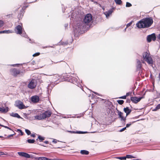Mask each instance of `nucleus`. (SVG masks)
I'll return each instance as SVG.
<instances>
[{
    "label": "nucleus",
    "instance_id": "f704fd0d",
    "mask_svg": "<svg viewBox=\"0 0 160 160\" xmlns=\"http://www.w3.org/2000/svg\"><path fill=\"white\" fill-rule=\"evenodd\" d=\"M0 126H1V125L0 124ZM1 126L3 127H4L5 128H7V129H8L10 130H12V129L10 128H9V127H8V126H3V125H1Z\"/></svg>",
    "mask_w": 160,
    "mask_h": 160
},
{
    "label": "nucleus",
    "instance_id": "4468645a",
    "mask_svg": "<svg viewBox=\"0 0 160 160\" xmlns=\"http://www.w3.org/2000/svg\"><path fill=\"white\" fill-rule=\"evenodd\" d=\"M18 154L20 156L26 158H29L30 156L28 154L24 152H18Z\"/></svg>",
    "mask_w": 160,
    "mask_h": 160
},
{
    "label": "nucleus",
    "instance_id": "58836bf2",
    "mask_svg": "<svg viewBox=\"0 0 160 160\" xmlns=\"http://www.w3.org/2000/svg\"><path fill=\"white\" fill-rule=\"evenodd\" d=\"M12 15H13L12 14H11L7 15L6 16L9 18H10V17L12 18Z\"/></svg>",
    "mask_w": 160,
    "mask_h": 160
},
{
    "label": "nucleus",
    "instance_id": "a878e982",
    "mask_svg": "<svg viewBox=\"0 0 160 160\" xmlns=\"http://www.w3.org/2000/svg\"><path fill=\"white\" fill-rule=\"evenodd\" d=\"M38 138L39 139L40 141H42L44 140V138L40 136H39Z\"/></svg>",
    "mask_w": 160,
    "mask_h": 160
},
{
    "label": "nucleus",
    "instance_id": "f03ea898",
    "mask_svg": "<svg viewBox=\"0 0 160 160\" xmlns=\"http://www.w3.org/2000/svg\"><path fill=\"white\" fill-rule=\"evenodd\" d=\"M142 55L144 60L149 64L152 66L153 61L152 58L150 56L149 51L144 52L142 53Z\"/></svg>",
    "mask_w": 160,
    "mask_h": 160
},
{
    "label": "nucleus",
    "instance_id": "de8ad7c7",
    "mask_svg": "<svg viewBox=\"0 0 160 160\" xmlns=\"http://www.w3.org/2000/svg\"><path fill=\"white\" fill-rule=\"evenodd\" d=\"M130 102V101L129 99H127V102Z\"/></svg>",
    "mask_w": 160,
    "mask_h": 160
},
{
    "label": "nucleus",
    "instance_id": "412c9836",
    "mask_svg": "<svg viewBox=\"0 0 160 160\" xmlns=\"http://www.w3.org/2000/svg\"><path fill=\"white\" fill-rule=\"evenodd\" d=\"M159 109H160V103L158 104L154 109L152 110V111H156Z\"/></svg>",
    "mask_w": 160,
    "mask_h": 160
},
{
    "label": "nucleus",
    "instance_id": "f8f14e48",
    "mask_svg": "<svg viewBox=\"0 0 160 160\" xmlns=\"http://www.w3.org/2000/svg\"><path fill=\"white\" fill-rule=\"evenodd\" d=\"M31 100L33 102L36 103L39 102L40 98L39 96L36 95L32 96L31 98Z\"/></svg>",
    "mask_w": 160,
    "mask_h": 160
},
{
    "label": "nucleus",
    "instance_id": "6ab92c4d",
    "mask_svg": "<svg viewBox=\"0 0 160 160\" xmlns=\"http://www.w3.org/2000/svg\"><path fill=\"white\" fill-rule=\"evenodd\" d=\"M82 155H87L89 154V152L85 150H82L80 151Z\"/></svg>",
    "mask_w": 160,
    "mask_h": 160
},
{
    "label": "nucleus",
    "instance_id": "5701e85b",
    "mask_svg": "<svg viewBox=\"0 0 160 160\" xmlns=\"http://www.w3.org/2000/svg\"><path fill=\"white\" fill-rule=\"evenodd\" d=\"M27 142L29 143H33L35 142V140L34 139H28L27 140Z\"/></svg>",
    "mask_w": 160,
    "mask_h": 160
},
{
    "label": "nucleus",
    "instance_id": "3c124183",
    "mask_svg": "<svg viewBox=\"0 0 160 160\" xmlns=\"http://www.w3.org/2000/svg\"><path fill=\"white\" fill-rule=\"evenodd\" d=\"M46 160H51V159H48V158H46Z\"/></svg>",
    "mask_w": 160,
    "mask_h": 160
},
{
    "label": "nucleus",
    "instance_id": "c03bdc74",
    "mask_svg": "<svg viewBox=\"0 0 160 160\" xmlns=\"http://www.w3.org/2000/svg\"><path fill=\"white\" fill-rule=\"evenodd\" d=\"M2 33H6V30L0 31V34Z\"/></svg>",
    "mask_w": 160,
    "mask_h": 160
},
{
    "label": "nucleus",
    "instance_id": "a18cd8bd",
    "mask_svg": "<svg viewBox=\"0 0 160 160\" xmlns=\"http://www.w3.org/2000/svg\"><path fill=\"white\" fill-rule=\"evenodd\" d=\"M131 125V124H127L126 125V127H129Z\"/></svg>",
    "mask_w": 160,
    "mask_h": 160
},
{
    "label": "nucleus",
    "instance_id": "8fccbe9b",
    "mask_svg": "<svg viewBox=\"0 0 160 160\" xmlns=\"http://www.w3.org/2000/svg\"><path fill=\"white\" fill-rule=\"evenodd\" d=\"M14 134H11V135H9V137L12 136Z\"/></svg>",
    "mask_w": 160,
    "mask_h": 160
},
{
    "label": "nucleus",
    "instance_id": "b1692460",
    "mask_svg": "<svg viewBox=\"0 0 160 160\" xmlns=\"http://www.w3.org/2000/svg\"><path fill=\"white\" fill-rule=\"evenodd\" d=\"M117 102L119 104L122 105L124 101L123 100H117Z\"/></svg>",
    "mask_w": 160,
    "mask_h": 160
},
{
    "label": "nucleus",
    "instance_id": "ea45409f",
    "mask_svg": "<svg viewBox=\"0 0 160 160\" xmlns=\"http://www.w3.org/2000/svg\"><path fill=\"white\" fill-rule=\"evenodd\" d=\"M126 127H125L124 128H123L122 129L120 130V132H122L124 131L125 130H126Z\"/></svg>",
    "mask_w": 160,
    "mask_h": 160
},
{
    "label": "nucleus",
    "instance_id": "603ef678",
    "mask_svg": "<svg viewBox=\"0 0 160 160\" xmlns=\"http://www.w3.org/2000/svg\"><path fill=\"white\" fill-rule=\"evenodd\" d=\"M18 64H14V65H13V66H15L16 65H17Z\"/></svg>",
    "mask_w": 160,
    "mask_h": 160
},
{
    "label": "nucleus",
    "instance_id": "4d7b16f0",
    "mask_svg": "<svg viewBox=\"0 0 160 160\" xmlns=\"http://www.w3.org/2000/svg\"><path fill=\"white\" fill-rule=\"evenodd\" d=\"M138 117H136V118H138Z\"/></svg>",
    "mask_w": 160,
    "mask_h": 160
},
{
    "label": "nucleus",
    "instance_id": "dca6fc26",
    "mask_svg": "<svg viewBox=\"0 0 160 160\" xmlns=\"http://www.w3.org/2000/svg\"><path fill=\"white\" fill-rule=\"evenodd\" d=\"M9 111V108L8 107L5 108H1L0 107V112L2 113H6Z\"/></svg>",
    "mask_w": 160,
    "mask_h": 160
},
{
    "label": "nucleus",
    "instance_id": "20e7f679",
    "mask_svg": "<svg viewBox=\"0 0 160 160\" xmlns=\"http://www.w3.org/2000/svg\"><path fill=\"white\" fill-rule=\"evenodd\" d=\"M25 71V70H21L15 68H12L10 70L11 74L14 77H16L19 75H22L24 73Z\"/></svg>",
    "mask_w": 160,
    "mask_h": 160
},
{
    "label": "nucleus",
    "instance_id": "6e6d98bb",
    "mask_svg": "<svg viewBox=\"0 0 160 160\" xmlns=\"http://www.w3.org/2000/svg\"><path fill=\"white\" fill-rule=\"evenodd\" d=\"M142 62V63H144V61Z\"/></svg>",
    "mask_w": 160,
    "mask_h": 160
},
{
    "label": "nucleus",
    "instance_id": "5fc2aeb1",
    "mask_svg": "<svg viewBox=\"0 0 160 160\" xmlns=\"http://www.w3.org/2000/svg\"><path fill=\"white\" fill-rule=\"evenodd\" d=\"M2 137H3L2 136H0V138H2Z\"/></svg>",
    "mask_w": 160,
    "mask_h": 160
},
{
    "label": "nucleus",
    "instance_id": "864d4df0",
    "mask_svg": "<svg viewBox=\"0 0 160 160\" xmlns=\"http://www.w3.org/2000/svg\"><path fill=\"white\" fill-rule=\"evenodd\" d=\"M45 142L46 143H48V141H45Z\"/></svg>",
    "mask_w": 160,
    "mask_h": 160
},
{
    "label": "nucleus",
    "instance_id": "bb28decb",
    "mask_svg": "<svg viewBox=\"0 0 160 160\" xmlns=\"http://www.w3.org/2000/svg\"><path fill=\"white\" fill-rule=\"evenodd\" d=\"M125 157H126V158H135L133 156L130 155H127Z\"/></svg>",
    "mask_w": 160,
    "mask_h": 160
},
{
    "label": "nucleus",
    "instance_id": "c9c22d12",
    "mask_svg": "<svg viewBox=\"0 0 160 160\" xmlns=\"http://www.w3.org/2000/svg\"><path fill=\"white\" fill-rule=\"evenodd\" d=\"M126 95L121 97H119V98L120 99H126Z\"/></svg>",
    "mask_w": 160,
    "mask_h": 160
},
{
    "label": "nucleus",
    "instance_id": "423d86ee",
    "mask_svg": "<svg viewBox=\"0 0 160 160\" xmlns=\"http://www.w3.org/2000/svg\"><path fill=\"white\" fill-rule=\"evenodd\" d=\"M86 25L84 22H83L82 21H80L79 22L77 23V27L79 30L83 31L85 30Z\"/></svg>",
    "mask_w": 160,
    "mask_h": 160
},
{
    "label": "nucleus",
    "instance_id": "2eb2a0df",
    "mask_svg": "<svg viewBox=\"0 0 160 160\" xmlns=\"http://www.w3.org/2000/svg\"><path fill=\"white\" fill-rule=\"evenodd\" d=\"M123 111L126 113V116L129 115L132 111L131 109H129V107H126L123 109Z\"/></svg>",
    "mask_w": 160,
    "mask_h": 160
},
{
    "label": "nucleus",
    "instance_id": "aec40b11",
    "mask_svg": "<svg viewBox=\"0 0 160 160\" xmlns=\"http://www.w3.org/2000/svg\"><path fill=\"white\" fill-rule=\"evenodd\" d=\"M11 116L13 117L17 118H21L20 116L17 113H12Z\"/></svg>",
    "mask_w": 160,
    "mask_h": 160
},
{
    "label": "nucleus",
    "instance_id": "72a5a7b5",
    "mask_svg": "<svg viewBox=\"0 0 160 160\" xmlns=\"http://www.w3.org/2000/svg\"><path fill=\"white\" fill-rule=\"evenodd\" d=\"M132 21H131V22H130L129 23H128L127 25V28L128 27H129L132 24Z\"/></svg>",
    "mask_w": 160,
    "mask_h": 160
},
{
    "label": "nucleus",
    "instance_id": "473e14b6",
    "mask_svg": "<svg viewBox=\"0 0 160 160\" xmlns=\"http://www.w3.org/2000/svg\"><path fill=\"white\" fill-rule=\"evenodd\" d=\"M3 25V22L2 20H0V28L2 27Z\"/></svg>",
    "mask_w": 160,
    "mask_h": 160
},
{
    "label": "nucleus",
    "instance_id": "cd10ccee",
    "mask_svg": "<svg viewBox=\"0 0 160 160\" xmlns=\"http://www.w3.org/2000/svg\"><path fill=\"white\" fill-rule=\"evenodd\" d=\"M116 158L121 160H125L126 159V157H118Z\"/></svg>",
    "mask_w": 160,
    "mask_h": 160
},
{
    "label": "nucleus",
    "instance_id": "9b49d317",
    "mask_svg": "<svg viewBox=\"0 0 160 160\" xmlns=\"http://www.w3.org/2000/svg\"><path fill=\"white\" fill-rule=\"evenodd\" d=\"M156 39V37L155 33H153L148 36L147 40L148 42H150L152 40L155 41Z\"/></svg>",
    "mask_w": 160,
    "mask_h": 160
},
{
    "label": "nucleus",
    "instance_id": "4c0bfd02",
    "mask_svg": "<svg viewBox=\"0 0 160 160\" xmlns=\"http://www.w3.org/2000/svg\"><path fill=\"white\" fill-rule=\"evenodd\" d=\"M18 130L20 132V133H21V135H23L24 133L21 130L19 129H18Z\"/></svg>",
    "mask_w": 160,
    "mask_h": 160
},
{
    "label": "nucleus",
    "instance_id": "393cba45",
    "mask_svg": "<svg viewBox=\"0 0 160 160\" xmlns=\"http://www.w3.org/2000/svg\"><path fill=\"white\" fill-rule=\"evenodd\" d=\"M115 1L117 4L118 5H120L122 2L121 0H115Z\"/></svg>",
    "mask_w": 160,
    "mask_h": 160
},
{
    "label": "nucleus",
    "instance_id": "e433bc0d",
    "mask_svg": "<svg viewBox=\"0 0 160 160\" xmlns=\"http://www.w3.org/2000/svg\"><path fill=\"white\" fill-rule=\"evenodd\" d=\"M131 94H132V92H128L127 93L126 95V97H127V96L130 95Z\"/></svg>",
    "mask_w": 160,
    "mask_h": 160
},
{
    "label": "nucleus",
    "instance_id": "37998d69",
    "mask_svg": "<svg viewBox=\"0 0 160 160\" xmlns=\"http://www.w3.org/2000/svg\"><path fill=\"white\" fill-rule=\"evenodd\" d=\"M52 142L54 143H56L57 142V140L54 139L52 141Z\"/></svg>",
    "mask_w": 160,
    "mask_h": 160
},
{
    "label": "nucleus",
    "instance_id": "39448f33",
    "mask_svg": "<svg viewBox=\"0 0 160 160\" xmlns=\"http://www.w3.org/2000/svg\"><path fill=\"white\" fill-rule=\"evenodd\" d=\"M92 20V16L91 14H87L84 19L83 22L86 24L88 25Z\"/></svg>",
    "mask_w": 160,
    "mask_h": 160
},
{
    "label": "nucleus",
    "instance_id": "f3484780",
    "mask_svg": "<svg viewBox=\"0 0 160 160\" xmlns=\"http://www.w3.org/2000/svg\"><path fill=\"white\" fill-rule=\"evenodd\" d=\"M142 67V64L141 61L139 60H138L137 61V68L138 70H139Z\"/></svg>",
    "mask_w": 160,
    "mask_h": 160
},
{
    "label": "nucleus",
    "instance_id": "1a4fd4ad",
    "mask_svg": "<svg viewBox=\"0 0 160 160\" xmlns=\"http://www.w3.org/2000/svg\"><path fill=\"white\" fill-rule=\"evenodd\" d=\"M22 25H19L15 27L14 29V31L17 34H21L22 33Z\"/></svg>",
    "mask_w": 160,
    "mask_h": 160
},
{
    "label": "nucleus",
    "instance_id": "c85d7f7f",
    "mask_svg": "<svg viewBox=\"0 0 160 160\" xmlns=\"http://www.w3.org/2000/svg\"><path fill=\"white\" fill-rule=\"evenodd\" d=\"M132 6L131 4L129 2H127L126 4V7H130Z\"/></svg>",
    "mask_w": 160,
    "mask_h": 160
},
{
    "label": "nucleus",
    "instance_id": "a19ab883",
    "mask_svg": "<svg viewBox=\"0 0 160 160\" xmlns=\"http://www.w3.org/2000/svg\"><path fill=\"white\" fill-rule=\"evenodd\" d=\"M3 155H7V154H5L3 152H0V156Z\"/></svg>",
    "mask_w": 160,
    "mask_h": 160
},
{
    "label": "nucleus",
    "instance_id": "79ce46f5",
    "mask_svg": "<svg viewBox=\"0 0 160 160\" xmlns=\"http://www.w3.org/2000/svg\"><path fill=\"white\" fill-rule=\"evenodd\" d=\"M73 80L74 81H76V80L77 79L76 78H75L74 77H72V82H74V81H73L72 80Z\"/></svg>",
    "mask_w": 160,
    "mask_h": 160
},
{
    "label": "nucleus",
    "instance_id": "09e8293b",
    "mask_svg": "<svg viewBox=\"0 0 160 160\" xmlns=\"http://www.w3.org/2000/svg\"><path fill=\"white\" fill-rule=\"evenodd\" d=\"M158 38L160 40V34H159L158 36Z\"/></svg>",
    "mask_w": 160,
    "mask_h": 160
},
{
    "label": "nucleus",
    "instance_id": "7c9ffc66",
    "mask_svg": "<svg viewBox=\"0 0 160 160\" xmlns=\"http://www.w3.org/2000/svg\"><path fill=\"white\" fill-rule=\"evenodd\" d=\"M25 132L28 135H30L31 133L30 131L28 129H25Z\"/></svg>",
    "mask_w": 160,
    "mask_h": 160
},
{
    "label": "nucleus",
    "instance_id": "c756f323",
    "mask_svg": "<svg viewBox=\"0 0 160 160\" xmlns=\"http://www.w3.org/2000/svg\"><path fill=\"white\" fill-rule=\"evenodd\" d=\"M40 54V53L39 52H36V53L32 55V56L33 57H36V56H39Z\"/></svg>",
    "mask_w": 160,
    "mask_h": 160
},
{
    "label": "nucleus",
    "instance_id": "2f4dec72",
    "mask_svg": "<svg viewBox=\"0 0 160 160\" xmlns=\"http://www.w3.org/2000/svg\"><path fill=\"white\" fill-rule=\"evenodd\" d=\"M13 32V31L9 30H6V33H12Z\"/></svg>",
    "mask_w": 160,
    "mask_h": 160
},
{
    "label": "nucleus",
    "instance_id": "7ed1b4c3",
    "mask_svg": "<svg viewBox=\"0 0 160 160\" xmlns=\"http://www.w3.org/2000/svg\"><path fill=\"white\" fill-rule=\"evenodd\" d=\"M51 114L52 112L51 111H47L39 115H36L35 116V118L37 120H42L50 117Z\"/></svg>",
    "mask_w": 160,
    "mask_h": 160
},
{
    "label": "nucleus",
    "instance_id": "f257e3e1",
    "mask_svg": "<svg viewBox=\"0 0 160 160\" xmlns=\"http://www.w3.org/2000/svg\"><path fill=\"white\" fill-rule=\"evenodd\" d=\"M153 22V20L151 18H145L138 21L136 25L139 28H148L151 26Z\"/></svg>",
    "mask_w": 160,
    "mask_h": 160
},
{
    "label": "nucleus",
    "instance_id": "a211bd4d",
    "mask_svg": "<svg viewBox=\"0 0 160 160\" xmlns=\"http://www.w3.org/2000/svg\"><path fill=\"white\" fill-rule=\"evenodd\" d=\"M112 11L109 10L108 11L104 13V14L106 15L107 18H108L109 16L112 14Z\"/></svg>",
    "mask_w": 160,
    "mask_h": 160
},
{
    "label": "nucleus",
    "instance_id": "4be33fe9",
    "mask_svg": "<svg viewBox=\"0 0 160 160\" xmlns=\"http://www.w3.org/2000/svg\"><path fill=\"white\" fill-rule=\"evenodd\" d=\"M38 160H46V158L45 157H40L36 158Z\"/></svg>",
    "mask_w": 160,
    "mask_h": 160
},
{
    "label": "nucleus",
    "instance_id": "ddd939ff",
    "mask_svg": "<svg viewBox=\"0 0 160 160\" xmlns=\"http://www.w3.org/2000/svg\"><path fill=\"white\" fill-rule=\"evenodd\" d=\"M116 110H117V112L118 113V115L119 116V118H121V120L124 121H125L126 120V117H123V113L119 111L117 108L116 109Z\"/></svg>",
    "mask_w": 160,
    "mask_h": 160
},
{
    "label": "nucleus",
    "instance_id": "49530a36",
    "mask_svg": "<svg viewBox=\"0 0 160 160\" xmlns=\"http://www.w3.org/2000/svg\"><path fill=\"white\" fill-rule=\"evenodd\" d=\"M35 134H32L31 135V136L32 137H35Z\"/></svg>",
    "mask_w": 160,
    "mask_h": 160
},
{
    "label": "nucleus",
    "instance_id": "9d476101",
    "mask_svg": "<svg viewBox=\"0 0 160 160\" xmlns=\"http://www.w3.org/2000/svg\"><path fill=\"white\" fill-rule=\"evenodd\" d=\"M143 98V97H131V100L132 102L135 104L138 103L140 102L142 99Z\"/></svg>",
    "mask_w": 160,
    "mask_h": 160
},
{
    "label": "nucleus",
    "instance_id": "6e6552de",
    "mask_svg": "<svg viewBox=\"0 0 160 160\" xmlns=\"http://www.w3.org/2000/svg\"><path fill=\"white\" fill-rule=\"evenodd\" d=\"M15 105L16 107L21 109L26 108V106L23 104V103L20 100L16 101Z\"/></svg>",
    "mask_w": 160,
    "mask_h": 160
},
{
    "label": "nucleus",
    "instance_id": "0eeeda50",
    "mask_svg": "<svg viewBox=\"0 0 160 160\" xmlns=\"http://www.w3.org/2000/svg\"><path fill=\"white\" fill-rule=\"evenodd\" d=\"M37 85L36 81L33 79H32L28 84V87L29 88L33 89L35 88Z\"/></svg>",
    "mask_w": 160,
    "mask_h": 160
}]
</instances>
